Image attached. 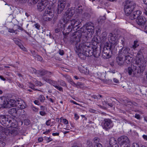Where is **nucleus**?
<instances>
[{
    "instance_id": "obj_58",
    "label": "nucleus",
    "mask_w": 147,
    "mask_h": 147,
    "mask_svg": "<svg viewBox=\"0 0 147 147\" xmlns=\"http://www.w3.org/2000/svg\"><path fill=\"white\" fill-rule=\"evenodd\" d=\"M105 47H103V50H102V52H107V53H108L109 54V52L110 51H109V50H108L107 49V48H105Z\"/></svg>"
},
{
    "instance_id": "obj_22",
    "label": "nucleus",
    "mask_w": 147,
    "mask_h": 147,
    "mask_svg": "<svg viewBox=\"0 0 147 147\" xmlns=\"http://www.w3.org/2000/svg\"><path fill=\"white\" fill-rule=\"evenodd\" d=\"M123 57L118 55L116 59V63L118 65L120 66L123 65L124 62V60H123Z\"/></svg>"
},
{
    "instance_id": "obj_34",
    "label": "nucleus",
    "mask_w": 147,
    "mask_h": 147,
    "mask_svg": "<svg viewBox=\"0 0 147 147\" xmlns=\"http://www.w3.org/2000/svg\"><path fill=\"white\" fill-rule=\"evenodd\" d=\"M9 131V129L7 128L3 127L0 125V132L4 133L5 134L6 133Z\"/></svg>"
},
{
    "instance_id": "obj_32",
    "label": "nucleus",
    "mask_w": 147,
    "mask_h": 147,
    "mask_svg": "<svg viewBox=\"0 0 147 147\" xmlns=\"http://www.w3.org/2000/svg\"><path fill=\"white\" fill-rule=\"evenodd\" d=\"M5 138L1 136H0V147H3L5 144L4 142Z\"/></svg>"
},
{
    "instance_id": "obj_27",
    "label": "nucleus",
    "mask_w": 147,
    "mask_h": 147,
    "mask_svg": "<svg viewBox=\"0 0 147 147\" xmlns=\"http://www.w3.org/2000/svg\"><path fill=\"white\" fill-rule=\"evenodd\" d=\"M129 54L126 56L125 57V59H124V62L127 64H130L132 62L133 58Z\"/></svg>"
},
{
    "instance_id": "obj_38",
    "label": "nucleus",
    "mask_w": 147,
    "mask_h": 147,
    "mask_svg": "<svg viewBox=\"0 0 147 147\" xmlns=\"http://www.w3.org/2000/svg\"><path fill=\"white\" fill-rule=\"evenodd\" d=\"M127 71L129 75H132L133 76V72L134 71L133 67H128L127 68Z\"/></svg>"
},
{
    "instance_id": "obj_40",
    "label": "nucleus",
    "mask_w": 147,
    "mask_h": 147,
    "mask_svg": "<svg viewBox=\"0 0 147 147\" xmlns=\"http://www.w3.org/2000/svg\"><path fill=\"white\" fill-rule=\"evenodd\" d=\"M13 40L14 41L15 43L18 45L21 43L20 42V41H21V40L19 39L14 38H13Z\"/></svg>"
},
{
    "instance_id": "obj_51",
    "label": "nucleus",
    "mask_w": 147,
    "mask_h": 147,
    "mask_svg": "<svg viewBox=\"0 0 147 147\" xmlns=\"http://www.w3.org/2000/svg\"><path fill=\"white\" fill-rule=\"evenodd\" d=\"M99 140L100 139L97 137H95L94 138V142L95 143H96V144L98 143V142H99Z\"/></svg>"
},
{
    "instance_id": "obj_44",
    "label": "nucleus",
    "mask_w": 147,
    "mask_h": 147,
    "mask_svg": "<svg viewBox=\"0 0 147 147\" xmlns=\"http://www.w3.org/2000/svg\"><path fill=\"white\" fill-rule=\"evenodd\" d=\"M139 45L138 43V42L136 41H135L134 42V44L132 46V47L134 49H135Z\"/></svg>"
},
{
    "instance_id": "obj_20",
    "label": "nucleus",
    "mask_w": 147,
    "mask_h": 147,
    "mask_svg": "<svg viewBox=\"0 0 147 147\" xmlns=\"http://www.w3.org/2000/svg\"><path fill=\"white\" fill-rule=\"evenodd\" d=\"M47 4L44 1L41 2L40 3H38L37 5V8L39 11H42L43 10L46 6Z\"/></svg>"
},
{
    "instance_id": "obj_48",
    "label": "nucleus",
    "mask_w": 147,
    "mask_h": 147,
    "mask_svg": "<svg viewBox=\"0 0 147 147\" xmlns=\"http://www.w3.org/2000/svg\"><path fill=\"white\" fill-rule=\"evenodd\" d=\"M19 47L21 49L23 50L24 51H26V49L25 48L22 44L21 43L18 45Z\"/></svg>"
},
{
    "instance_id": "obj_55",
    "label": "nucleus",
    "mask_w": 147,
    "mask_h": 147,
    "mask_svg": "<svg viewBox=\"0 0 147 147\" xmlns=\"http://www.w3.org/2000/svg\"><path fill=\"white\" fill-rule=\"evenodd\" d=\"M60 85L62 86H66V84L65 82L62 80H61L60 81Z\"/></svg>"
},
{
    "instance_id": "obj_42",
    "label": "nucleus",
    "mask_w": 147,
    "mask_h": 147,
    "mask_svg": "<svg viewBox=\"0 0 147 147\" xmlns=\"http://www.w3.org/2000/svg\"><path fill=\"white\" fill-rule=\"evenodd\" d=\"M83 16L84 18L86 19L90 18V15L88 13L86 12L84 13Z\"/></svg>"
},
{
    "instance_id": "obj_23",
    "label": "nucleus",
    "mask_w": 147,
    "mask_h": 147,
    "mask_svg": "<svg viewBox=\"0 0 147 147\" xmlns=\"http://www.w3.org/2000/svg\"><path fill=\"white\" fill-rule=\"evenodd\" d=\"M65 17L63 18H62L58 22L57 26L59 28H63V30L65 28Z\"/></svg>"
},
{
    "instance_id": "obj_16",
    "label": "nucleus",
    "mask_w": 147,
    "mask_h": 147,
    "mask_svg": "<svg viewBox=\"0 0 147 147\" xmlns=\"http://www.w3.org/2000/svg\"><path fill=\"white\" fill-rule=\"evenodd\" d=\"M136 22L138 25L143 26L144 27V26L146 22V20L144 17L140 16L137 19Z\"/></svg>"
},
{
    "instance_id": "obj_21",
    "label": "nucleus",
    "mask_w": 147,
    "mask_h": 147,
    "mask_svg": "<svg viewBox=\"0 0 147 147\" xmlns=\"http://www.w3.org/2000/svg\"><path fill=\"white\" fill-rule=\"evenodd\" d=\"M100 42V40L98 39L97 37H93L91 40V43L92 45H91V47H98L99 46V43Z\"/></svg>"
},
{
    "instance_id": "obj_18",
    "label": "nucleus",
    "mask_w": 147,
    "mask_h": 147,
    "mask_svg": "<svg viewBox=\"0 0 147 147\" xmlns=\"http://www.w3.org/2000/svg\"><path fill=\"white\" fill-rule=\"evenodd\" d=\"M142 13L141 11L140 10H138L134 11L132 14L130 15L129 17V19L133 20L135 19L138 18V17L140 16Z\"/></svg>"
},
{
    "instance_id": "obj_13",
    "label": "nucleus",
    "mask_w": 147,
    "mask_h": 147,
    "mask_svg": "<svg viewBox=\"0 0 147 147\" xmlns=\"http://www.w3.org/2000/svg\"><path fill=\"white\" fill-rule=\"evenodd\" d=\"M66 3V0H59L57 12L60 13L64 9Z\"/></svg>"
},
{
    "instance_id": "obj_35",
    "label": "nucleus",
    "mask_w": 147,
    "mask_h": 147,
    "mask_svg": "<svg viewBox=\"0 0 147 147\" xmlns=\"http://www.w3.org/2000/svg\"><path fill=\"white\" fill-rule=\"evenodd\" d=\"M83 40L85 42L83 43H87L88 44V42L90 41V37L88 36H84L82 37Z\"/></svg>"
},
{
    "instance_id": "obj_49",
    "label": "nucleus",
    "mask_w": 147,
    "mask_h": 147,
    "mask_svg": "<svg viewBox=\"0 0 147 147\" xmlns=\"http://www.w3.org/2000/svg\"><path fill=\"white\" fill-rule=\"evenodd\" d=\"M29 70L32 73H36L37 72L36 70L33 68H31Z\"/></svg>"
},
{
    "instance_id": "obj_46",
    "label": "nucleus",
    "mask_w": 147,
    "mask_h": 147,
    "mask_svg": "<svg viewBox=\"0 0 147 147\" xmlns=\"http://www.w3.org/2000/svg\"><path fill=\"white\" fill-rule=\"evenodd\" d=\"M103 44H104V47H105V48H106V47H112V46H113V44H111V43L110 44L107 42H106L105 43H103Z\"/></svg>"
},
{
    "instance_id": "obj_3",
    "label": "nucleus",
    "mask_w": 147,
    "mask_h": 147,
    "mask_svg": "<svg viewBox=\"0 0 147 147\" xmlns=\"http://www.w3.org/2000/svg\"><path fill=\"white\" fill-rule=\"evenodd\" d=\"M136 6L135 3L130 0L126 1L124 3V9L125 15L129 16L133 11Z\"/></svg>"
},
{
    "instance_id": "obj_52",
    "label": "nucleus",
    "mask_w": 147,
    "mask_h": 147,
    "mask_svg": "<svg viewBox=\"0 0 147 147\" xmlns=\"http://www.w3.org/2000/svg\"><path fill=\"white\" fill-rule=\"evenodd\" d=\"M82 6H78V8H77V11L79 13H82V9L81 8Z\"/></svg>"
},
{
    "instance_id": "obj_37",
    "label": "nucleus",
    "mask_w": 147,
    "mask_h": 147,
    "mask_svg": "<svg viewBox=\"0 0 147 147\" xmlns=\"http://www.w3.org/2000/svg\"><path fill=\"white\" fill-rule=\"evenodd\" d=\"M91 98L94 99H97V100H98L100 99V98H102L103 97L102 95L99 94H98L97 95H93L91 96Z\"/></svg>"
},
{
    "instance_id": "obj_15",
    "label": "nucleus",
    "mask_w": 147,
    "mask_h": 147,
    "mask_svg": "<svg viewBox=\"0 0 147 147\" xmlns=\"http://www.w3.org/2000/svg\"><path fill=\"white\" fill-rule=\"evenodd\" d=\"M108 38L110 42L113 44V45H114L115 47L116 45L117 41V37L116 35L110 33L109 35Z\"/></svg>"
},
{
    "instance_id": "obj_33",
    "label": "nucleus",
    "mask_w": 147,
    "mask_h": 147,
    "mask_svg": "<svg viewBox=\"0 0 147 147\" xmlns=\"http://www.w3.org/2000/svg\"><path fill=\"white\" fill-rule=\"evenodd\" d=\"M121 44L124 47L125 45L127 44L128 40L126 37H123L121 39Z\"/></svg>"
},
{
    "instance_id": "obj_19",
    "label": "nucleus",
    "mask_w": 147,
    "mask_h": 147,
    "mask_svg": "<svg viewBox=\"0 0 147 147\" xmlns=\"http://www.w3.org/2000/svg\"><path fill=\"white\" fill-rule=\"evenodd\" d=\"M8 100L4 97H0V107L7 108Z\"/></svg>"
},
{
    "instance_id": "obj_36",
    "label": "nucleus",
    "mask_w": 147,
    "mask_h": 147,
    "mask_svg": "<svg viewBox=\"0 0 147 147\" xmlns=\"http://www.w3.org/2000/svg\"><path fill=\"white\" fill-rule=\"evenodd\" d=\"M102 57L104 59H108L110 57L109 54L108 53L103 52L102 53Z\"/></svg>"
},
{
    "instance_id": "obj_30",
    "label": "nucleus",
    "mask_w": 147,
    "mask_h": 147,
    "mask_svg": "<svg viewBox=\"0 0 147 147\" xmlns=\"http://www.w3.org/2000/svg\"><path fill=\"white\" fill-rule=\"evenodd\" d=\"M96 75L98 78L101 80H104V78L105 77V73L102 72L101 73L100 72H98L96 73Z\"/></svg>"
},
{
    "instance_id": "obj_10",
    "label": "nucleus",
    "mask_w": 147,
    "mask_h": 147,
    "mask_svg": "<svg viewBox=\"0 0 147 147\" xmlns=\"http://www.w3.org/2000/svg\"><path fill=\"white\" fill-rule=\"evenodd\" d=\"M118 143L121 146L130 145L129 140L128 138L125 136H122L118 139Z\"/></svg>"
},
{
    "instance_id": "obj_31",
    "label": "nucleus",
    "mask_w": 147,
    "mask_h": 147,
    "mask_svg": "<svg viewBox=\"0 0 147 147\" xmlns=\"http://www.w3.org/2000/svg\"><path fill=\"white\" fill-rule=\"evenodd\" d=\"M107 34L105 32L102 34V36L101 39V41L102 43L103 44L106 42V41L107 40Z\"/></svg>"
},
{
    "instance_id": "obj_63",
    "label": "nucleus",
    "mask_w": 147,
    "mask_h": 147,
    "mask_svg": "<svg viewBox=\"0 0 147 147\" xmlns=\"http://www.w3.org/2000/svg\"><path fill=\"white\" fill-rule=\"evenodd\" d=\"M132 147H139V145L136 143H134L132 144Z\"/></svg>"
},
{
    "instance_id": "obj_7",
    "label": "nucleus",
    "mask_w": 147,
    "mask_h": 147,
    "mask_svg": "<svg viewBox=\"0 0 147 147\" xmlns=\"http://www.w3.org/2000/svg\"><path fill=\"white\" fill-rule=\"evenodd\" d=\"M53 14L54 12L53 9L49 8L47 9L44 13L42 19L45 21H50L53 17Z\"/></svg>"
},
{
    "instance_id": "obj_11",
    "label": "nucleus",
    "mask_w": 147,
    "mask_h": 147,
    "mask_svg": "<svg viewBox=\"0 0 147 147\" xmlns=\"http://www.w3.org/2000/svg\"><path fill=\"white\" fill-rule=\"evenodd\" d=\"M82 44L76 45V48H75V50L76 52L78 53V55L79 57L81 59L84 60L86 58V57H87L85 54H84V53L82 51V49H81V48H82Z\"/></svg>"
},
{
    "instance_id": "obj_24",
    "label": "nucleus",
    "mask_w": 147,
    "mask_h": 147,
    "mask_svg": "<svg viewBox=\"0 0 147 147\" xmlns=\"http://www.w3.org/2000/svg\"><path fill=\"white\" fill-rule=\"evenodd\" d=\"M16 102H17V100L16 101L14 99H10L9 101L8 100V104H7V108L16 107Z\"/></svg>"
},
{
    "instance_id": "obj_17",
    "label": "nucleus",
    "mask_w": 147,
    "mask_h": 147,
    "mask_svg": "<svg viewBox=\"0 0 147 147\" xmlns=\"http://www.w3.org/2000/svg\"><path fill=\"white\" fill-rule=\"evenodd\" d=\"M75 11L73 9H69L65 12V18L66 20H67L71 19L72 16L74 14Z\"/></svg>"
},
{
    "instance_id": "obj_6",
    "label": "nucleus",
    "mask_w": 147,
    "mask_h": 147,
    "mask_svg": "<svg viewBox=\"0 0 147 147\" xmlns=\"http://www.w3.org/2000/svg\"><path fill=\"white\" fill-rule=\"evenodd\" d=\"M80 44L82 45V51L85 54L87 57H90L93 55V47L90 46H88V43H81Z\"/></svg>"
},
{
    "instance_id": "obj_2",
    "label": "nucleus",
    "mask_w": 147,
    "mask_h": 147,
    "mask_svg": "<svg viewBox=\"0 0 147 147\" xmlns=\"http://www.w3.org/2000/svg\"><path fill=\"white\" fill-rule=\"evenodd\" d=\"M65 28L63 31L64 34H68L70 32H76L80 27V22L76 19H68L66 20Z\"/></svg>"
},
{
    "instance_id": "obj_25",
    "label": "nucleus",
    "mask_w": 147,
    "mask_h": 147,
    "mask_svg": "<svg viewBox=\"0 0 147 147\" xmlns=\"http://www.w3.org/2000/svg\"><path fill=\"white\" fill-rule=\"evenodd\" d=\"M17 107L21 109H24L25 107V103L24 102L21 100H17V102H16Z\"/></svg>"
},
{
    "instance_id": "obj_57",
    "label": "nucleus",
    "mask_w": 147,
    "mask_h": 147,
    "mask_svg": "<svg viewBox=\"0 0 147 147\" xmlns=\"http://www.w3.org/2000/svg\"><path fill=\"white\" fill-rule=\"evenodd\" d=\"M82 67H80L79 68V69L80 71L82 73H85V68L84 67H83V69H82Z\"/></svg>"
},
{
    "instance_id": "obj_64",
    "label": "nucleus",
    "mask_w": 147,
    "mask_h": 147,
    "mask_svg": "<svg viewBox=\"0 0 147 147\" xmlns=\"http://www.w3.org/2000/svg\"><path fill=\"white\" fill-rule=\"evenodd\" d=\"M63 122L65 124H67L68 123V121L66 119H63Z\"/></svg>"
},
{
    "instance_id": "obj_61",
    "label": "nucleus",
    "mask_w": 147,
    "mask_h": 147,
    "mask_svg": "<svg viewBox=\"0 0 147 147\" xmlns=\"http://www.w3.org/2000/svg\"><path fill=\"white\" fill-rule=\"evenodd\" d=\"M51 120H49L46 122V124L47 125L49 126L51 124Z\"/></svg>"
},
{
    "instance_id": "obj_8",
    "label": "nucleus",
    "mask_w": 147,
    "mask_h": 147,
    "mask_svg": "<svg viewBox=\"0 0 147 147\" xmlns=\"http://www.w3.org/2000/svg\"><path fill=\"white\" fill-rule=\"evenodd\" d=\"M103 128L106 131H108L113 126V121L109 119H105L101 123Z\"/></svg>"
},
{
    "instance_id": "obj_12",
    "label": "nucleus",
    "mask_w": 147,
    "mask_h": 147,
    "mask_svg": "<svg viewBox=\"0 0 147 147\" xmlns=\"http://www.w3.org/2000/svg\"><path fill=\"white\" fill-rule=\"evenodd\" d=\"M130 49L128 47H123L121 49L119 50L118 55L124 57L130 54Z\"/></svg>"
},
{
    "instance_id": "obj_39",
    "label": "nucleus",
    "mask_w": 147,
    "mask_h": 147,
    "mask_svg": "<svg viewBox=\"0 0 147 147\" xmlns=\"http://www.w3.org/2000/svg\"><path fill=\"white\" fill-rule=\"evenodd\" d=\"M38 73L40 75L42 76H44L47 73V71L45 70L42 71H38Z\"/></svg>"
},
{
    "instance_id": "obj_62",
    "label": "nucleus",
    "mask_w": 147,
    "mask_h": 147,
    "mask_svg": "<svg viewBox=\"0 0 147 147\" xmlns=\"http://www.w3.org/2000/svg\"><path fill=\"white\" fill-rule=\"evenodd\" d=\"M95 147H103L102 145L100 143H98L96 144Z\"/></svg>"
},
{
    "instance_id": "obj_14",
    "label": "nucleus",
    "mask_w": 147,
    "mask_h": 147,
    "mask_svg": "<svg viewBox=\"0 0 147 147\" xmlns=\"http://www.w3.org/2000/svg\"><path fill=\"white\" fill-rule=\"evenodd\" d=\"M101 49V47L100 45L99 47H93V55L95 57H98L100 55Z\"/></svg>"
},
{
    "instance_id": "obj_47",
    "label": "nucleus",
    "mask_w": 147,
    "mask_h": 147,
    "mask_svg": "<svg viewBox=\"0 0 147 147\" xmlns=\"http://www.w3.org/2000/svg\"><path fill=\"white\" fill-rule=\"evenodd\" d=\"M54 87L57 88V90H59V91L61 92L63 91V88L59 86L56 85V86H54Z\"/></svg>"
},
{
    "instance_id": "obj_60",
    "label": "nucleus",
    "mask_w": 147,
    "mask_h": 147,
    "mask_svg": "<svg viewBox=\"0 0 147 147\" xmlns=\"http://www.w3.org/2000/svg\"><path fill=\"white\" fill-rule=\"evenodd\" d=\"M40 114L42 116H44L46 115V113L43 111H41L40 112Z\"/></svg>"
},
{
    "instance_id": "obj_29",
    "label": "nucleus",
    "mask_w": 147,
    "mask_h": 147,
    "mask_svg": "<svg viewBox=\"0 0 147 147\" xmlns=\"http://www.w3.org/2000/svg\"><path fill=\"white\" fill-rule=\"evenodd\" d=\"M117 143V141L116 139L113 137L110 138L109 141L110 145L112 146L113 145L116 144Z\"/></svg>"
},
{
    "instance_id": "obj_59",
    "label": "nucleus",
    "mask_w": 147,
    "mask_h": 147,
    "mask_svg": "<svg viewBox=\"0 0 147 147\" xmlns=\"http://www.w3.org/2000/svg\"><path fill=\"white\" fill-rule=\"evenodd\" d=\"M35 28H36L38 29H39L40 28V26L38 24L36 23L34 25Z\"/></svg>"
},
{
    "instance_id": "obj_54",
    "label": "nucleus",
    "mask_w": 147,
    "mask_h": 147,
    "mask_svg": "<svg viewBox=\"0 0 147 147\" xmlns=\"http://www.w3.org/2000/svg\"><path fill=\"white\" fill-rule=\"evenodd\" d=\"M143 13L144 14L147 16V6L143 9Z\"/></svg>"
},
{
    "instance_id": "obj_50",
    "label": "nucleus",
    "mask_w": 147,
    "mask_h": 147,
    "mask_svg": "<svg viewBox=\"0 0 147 147\" xmlns=\"http://www.w3.org/2000/svg\"><path fill=\"white\" fill-rule=\"evenodd\" d=\"M86 144L89 147L91 146L92 145V142L90 140H88L87 141Z\"/></svg>"
},
{
    "instance_id": "obj_28",
    "label": "nucleus",
    "mask_w": 147,
    "mask_h": 147,
    "mask_svg": "<svg viewBox=\"0 0 147 147\" xmlns=\"http://www.w3.org/2000/svg\"><path fill=\"white\" fill-rule=\"evenodd\" d=\"M9 113L13 117H15L17 114V110L15 108H12L9 111Z\"/></svg>"
},
{
    "instance_id": "obj_41",
    "label": "nucleus",
    "mask_w": 147,
    "mask_h": 147,
    "mask_svg": "<svg viewBox=\"0 0 147 147\" xmlns=\"http://www.w3.org/2000/svg\"><path fill=\"white\" fill-rule=\"evenodd\" d=\"M69 82L70 83V84L73 86L77 88L78 87V86H79L78 84V83H77V84H75L72 80H70Z\"/></svg>"
},
{
    "instance_id": "obj_56",
    "label": "nucleus",
    "mask_w": 147,
    "mask_h": 147,
    "mask_svg": "<svg viewBox=\"0 0 147 147\" xmlns=\"http://www.w3.org/2000/svg\"><path fill=\"white\" fill-rule=\"evenodd\" d=\"M35 83L36 85L38 86H40L42 85V83L38 81H36Z\"/></svg>"
},
{
    "instance_id": "obj_43",
    "label": "nucleus",
    "mask_w": 147,
    "mask_h": 147,
    "mask_svg": "<svg viewBox=\"0 0 147 147\" xmlns=\"http://www.w3.org/2000/svg\"><path fill=\"white\" fill-rule=\"evenodd\" d=\"M38 99L41 102H43L44 101L45 98L44 96L40 95L39 96Z\"/></svg>"
},
{
    "instance_id": "obj_9",
    "label": "nucleus",
    "mask_w": 147,
    "mask_h": 147,
    "mask_svg": "<svg viewBox=\"0 0 147 147\" xmlns=\"http://www.w3.org/2000/svg\"><path fill=\"white\" fill-rule=\"evenodd\" d=\"M92 34L94 32V24L91 22H88L86 23L85 25L81 28V31L83 32H85L84 29Z\"/></svg>"
},
{
    "instance_id": "obj_1",
    "label": "nucleus",
    "mask_w": 147,
    "mask_h": 147,
    "mask_svg": "<svg viewBox=\"0 0 147 147\" xmlns=\"http://www.w3.org/2000/svg\"><path fill=\"white\" fill-rule=\"evenodd\" d=\"M146 62L147 61L145 60L142 52L140 50L139 51L136 55L135 61V64L138 66H133V76L144 71L146 66Z\"/></svg>"
},
{
    "instance_id": "obj_4",
    "label": "nucleus",
    "mask_w": 147,
    "mask_h": 147,
    "mask_svg": "<svg viewBox=\"0 0 147 147\" xmlns=\"http://www.w3.org/2000/svg\"><path fill=\"white\" fill-rule=\"evenodd\" d=\"M72 32L73 34L70 37V42L71 43L75 45L76 48V45H79L81 44L80 42L82 34L80 32L77 31Z\"/></svg>"
},
{
    "instance_id": "obj_5",
    "label": "nucleus",
    "mask_w": 147,
    "mask_h": 147,
    "mask_svg": "<svg viewBox=\"0 0 147 147\" xmlns=\"http://www.w3.org/2000/svg\"><path fill=\"white\" fill-rule=\"evenodd\" d=\"M14 120L12 119H9L8 116L2 115L0 116V123L4 126H9L13 127L15 126V123L14 122Z\"/></svg>"
},
{
    "instance_id": "obj_45",
    "label": "nucleus",
    "mask_w": 147,
    "mask_h": 147,
    "mask_svg": "<svg viewBox=\"0 0 147 147\" xmlns=\"http://www.w3.org/2000/svg\"><path fill=\"white\" fill-rule=\"evenodd\" d=\"M115 46L114 45H113L112 47H106L107 49L109 50V51H111V52L113 51V50L115 48Z\"/></svg>"
},
{
    "instance_id": "obj_26",
    "label": "nucleus",
    "mask_w": 147,
    "mask_h": 147,
    "mask_svg": "<svg viewBox=\"0 0 147 147\" xmlns=\"http://www.w3.org/2000/svg\"><path fill=\"white\" fill-rule=\"evenodd\" d=\"M42 79L44 81H45L49 83L50 84H51L53 85L54 87V86H56L57 85H56V84L57 83V82L51 80L50 79H49L48 78H47L46 77H44L42 78Z\"/></svg>"
},
{
    "instance_id": "obj_53",
    "label": "nucleus",
    "mask_w": 147,
    "mask_h": 147,
    "mask_svg": "<svg viewBox=\"0 0 147 147\" xmlns=\"http://www.w3.org/2000/svg\"><path fill=\"white\" fill-rule=\"evenodd\" d=\"M46 74L47 75V76L49 78H50L51 77V76L53 75V73L47 71V73Z\"/></svg>"
}]
</instances>
